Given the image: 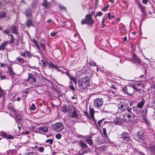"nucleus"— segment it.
Listing matches in <instances>:
<instances>
[{
	"label": "nucleus",
	"mask_w": 155,
	"mask_h": 155,
	"mask_svg": "<svg viewBox=\"0 0 155 155\" xmlns=\"http://www.w3.org/2000/svg\"><path fill=\"white\" fill-rule=\"evenodd\" d=\"M90 78L87 77L80 79L78 81V84L79 87V90L82 91L86 89L87 86L90 85Z\"/></svg>",
	"instance_id": "f257e3e1"
},
{
	"label": "nucleus",
	"mask_w": 155,
	"mask_h": 155,
	"mask_svg": "<svg viewBox=\"0 0 155 155\" xmlns=\"http://www.w3.org/2000/svg\"><path fill=\"white\" fill-rule=\"evenodd\" d=\"M94 12H92L90 14H87L85 18L82 20L81 21L82 25L87 24V25L93 24L94 23V19L92 18Z\"/></svg>",
	"instance_id": "f03ea898"
},
{
	"label": "nucleus",
	"mask_w": 155,
	"mask_h": 155,
	"mask_svg": "<svg viewBox=\"0 0 155 155\" xmlns=\"http://www.w3.org/2000/svg\"><path fill=\"white\" fill-rule=\"evenodd\" d=\"M127 100H125L121 102L118 105V111L119 112L121 111H125L127 110L129 107L128 104L127 103Z\"/></svg>",
	"instance_id": "7ed1b4c3"
},
{
	"label": "nucleus",
	"mask_w": 155,
	"mask_h": 155,
	"mask_svg": "<svg viewBox=\"0 0 155 155\" xmlns=\"http://www.w3.org/2000/svg\"><path fill=\"white\" fill-rule=\"evenodd\" d=\"M123 114H119L116 116V118L113 120V122L116 125H120L124 122V120L122 119Z\"/></svg>",
	"instance_id": "20e7f679"
},
{
	"label": "nucleus",
	"mask_w": 155,
	"mask_h": 155,
	"mask_svg": "<svg viewBox=\"0 0 155 155\" xmlns=\"http://www.w3.org/2000/svg\"><path fill=\"white\" fill-rule=\"evenodd\" d=\"M123 91L125 94H127L129 95H131L134 92V90L131 86H126L122 89Z\"/></svg>",
	"instance_id": "39448f33"
},
{
	"label": "nucleus",
	"mask_w": 155,
	"mask_h": 155,
	"mask_svg": "<svg viewBox=\"0 0 155 155\" xmlns=\"http://www.w3.org/2000/svg\"><path fill=\"white\" fill-rule=\"evenodd\" d=\"M103 100L101 98L96 99L94 103V107L99 108L103 105Z\"/></svg>",
	"instance_id": "423d86ee"
},
{
	"label": "nucleus",
	"mask_w": 155,
	"mask_h": 155,
	"mask_svg": "<svg viewBox=\"0 0 155 155\" xmlns=\"http://www.w3.org/2000/svg\"><path fill=\"white\" fill-rule=\"evenodd\" d=\"M64 128V125L60 123L55 124L53 127L54 130L58 132L61 131Z\"/></svg>",
	"instance_id": "0eeeda50"
},
{
	"label": "nucleus",
	"mask_w": 155,
	"mask_h": 155,
	"mask_svg": "<svg viewBox=\"0 0 155 155\" xmlns=\"http://www.w3.org/2000/svg\"><path fill=\"white\" fill-rule=\"evenodd\" d=\"M73 108V106L71 105L67 106L66 105L64 104L62 105L61 109L62 111L65 113L71 112Z\"/></svg>",
	"instance_id": "6e6552de"
},
{
	"label": "nucleus",
	"mask_w": 155,
	"mask_h": 155,
	"mask_svg": "<svg viewBox=\"0 0 155 155\" xmlns=\"http://www.w3.org/2000/svg\"><path fill=\"white\" fill-rule=\"evenodd\" d=\"M121 138L123 140L124 142L126 143L131 140L127 132H124L121 135Z\"/></svg>",
	"instance_id": "1a4fd4ad"
},
{
	"label": "nucleus",
	"mask_w": 155,
	"mask_h": 155,
	"mask_svg": "<svg viewBox=\"0 0 155 155\" xmlns=\"http://www.w3.org/2000/svg\"><path fill=\"white\" fill-rule=\"evenodd\" d=\"M28 77L26 81L30 84H33L36 81V79L34 75L30 73H28Z\"/></svg>",
	"instance_id": "9d476101"
},
{
	"label": "nucleus",
	"mask_w": 155,
	"mask_h": 155,
	"mask_svg": "<svg viewBox=\"0 0 155 155\" xmlns=\"http://www.w3.org/2000/svg\"><path fill=\"white\" fill-rule=\"evenodd\" d=\"M123 117L125 119H127L130 121H132L134 118V116L133 114L131 115L128 113H125L124 114H123Z\"/></svg>",
	"instance_id": "9b49d317"
},
{
	"label": "nucleus",
	"mask_w": 155,
	"mask_h": 155,
	"mask_svg": "<svg viewBox=\"0 0 155 155\" xmlns=\"http://www.w3.org/2000/svg\"><path fill=\"white\" fill-rule=\"evenodd\" d=\"M38 133L43 134L44 133H47L48 131V128L47 126H44L39 127L38 128Z\"/></svg>",
	"instance_id": "f8f14e48"
},
{
	"label": "nucleus",
	"mask_w": 155,
	"mask_h": 155,
	"mask_svg": "<svg viewBox=\"0 0 155 155\" xmlns=\"http://www.w3.org/2000/svg\"><path fill=\"white\" fill-rule=\"evenodd\" d=\"M132 57L133 58L132 61L136 63L137 65L140 64V60L137 56L134 54H133Z\"/></svg>",
	"instance_id": "ddd939ff"
},
{
	"label": "nucleus",
	"mask_w": 155,
	"mask_h": 155,
	"mask_svg": "<svg viewBox=\"0 0 155 155\" xmlns=\"http://www.w3.org/2000/svg\"><path fill=\"white\" fill-rule=\"evenodd\" d=\"M79 145L82 148L85 149L87 147V145L81 140H80L78 142Z\"/></svg>",
	"instance_id": "4468645a"
},
{
	"label": "nucleus",
	"mask_w": 155,
	"mask_h": 155,
	"mask_svg": "<svg viewBox=\"0 0 155 155\" xmlns=\"http://www.w3.org/2000/svg\"><path fill=\"white\" fill-rule=\"evenodd\" d=\"M143 131L140 130L137 133V137L140 140H142L143 137Z\"/></svg>",
	"instance_id": "2eb2a0df"
},
{
	"label": "nucleus",
	"mask_w": 155,
	"mask_h": 155,
	"mask_svg": "<svg viewBox=\"0 0 155 155\" xmlns=\"http://www.w3.org/2000/svg\"><path fill=\"white\" fill-rule=\"evenodd\" d=\"M8 71L7 73H9V75L11 76H13L15 74V73L13 71L12 68L10 66L8 67Z\"/></svg>",
	"instance_id": "dca6fc26"
},
{
	"label": "nucleus",
	"mask_w": 155,
	"mask_h": 155,
	"mask_svg": "<svg viewBox=\"0 0 155 155\" xmlns=\"http://www.w3.org/2000/svg\"><path fill=\"white\" fill-rule=\"evenodd\" d=\"M85 141L90 146L92 145L93 144L91 136L87 137H86Z\"/></svg>",
	"instance_id": "f3484780"
},
{
	"label": "nucleus",
	"mask_w": 155,
	"mask_h": 155,
	"mask_svg": "<svg viewBox=\"0 0 155 155\" xmlns=\"http://www.w3.org/2000/svg\"><path fill=\"white\" fill-rule=\"evenodd\" d=\"M145 102V101L143 99L140 102H139L137 104V108L140 109L142 108L143 107L144 105Z\"/></svg>",
	"instance_id": "a211bd4d"
},
{
	"label": "nucleus",
	"mask_w": 155,
	"mask_h": 155,
	"mask_svg": "<svg viewBox=\"0 0 155 155\" xmlns=\"http://www.w3.org/2000/svg\"><path fill=\"white\" fill-rule=\"evenodd\" d=\"M15 119L17 122H21L22 121V119L20 115L15 113Z\"/></svg>",
	"instance_id": "6ab92c4d"
},
{
	"label": "nucleus",
	"mask_w": 155,
	"mask_h": 155,
	"mask_svg": "<svg viewBox=\"0 0 155 155\" xmlns=\"http://www.w3.org/2000/svg\"><path fill=\"white\" fill-rule=\"evenodd\" d=\"M18 26L14 25L13 26L12 28V33L18 35Z\"/></svg>",
	"instance_id": "aec40b11"
},
{
	"label": "nucleus",
	"mask_w": 155,
	"mask_h": 155,
	"mask_svg": "<svg viewBox=\"0 0 155 155\" xmlns=\"http://www.w3.org/2000/svg\"><path fill=\"white\" fill-rule=\"evenodd\" d=\"M40 45L41 46L43 50V51H45V40L44 39H41L40 42Z\"/></svg>",
	"instance_id": "412c9836"
},
{
	"label": "nucleus",
	"mask_w": 155,
	"mask_h": 155,
	"mask_svg": "<svg viewBox=\"0 0 155 155\" xmlns=\"http://www.w3.org/2000/svg\"><path fill=\"white\" fill-rule=\"evenodd\" d=\"M89 112L90 115L92 119H94V110L93 108L90 107L89 108Z\"/></svg>",
	"instance_id": "4be33fe9"
},
{
	"label": "nucleus",
	"mask_w": 155,
	"mask_h": 155,
	"mask_svg": "<svg viewBox=\"0 0 155 155\" xmlns=\"http://www.w3.org/2000/svg\"><path fill=\"white\" fill-rule=\"evenodd\" d=\"M8 43L7 41H5L3 42L0 45V50H4Z\"/></svg>",
	"instance_id": "5701e85b"
},
{
	"label": "nucleus",
	"mask_w": 155,
	"mask_h": 155,
	"mask_svg": "<svg viewBox=\"0 0 155 155\" xmlns=\"http://www.w3.org/2000/svg\"><path fill=\"white\" fill-rule=\"evenodd\" d=\"M16 60L18 62L22 64L25 62V61L23 58L20 57L16 58Z\"/></svg>",
	"instance_id": "b1692460"
},
{
	"label": "nucleus",
	"mask_w": 155,
	"mask_h": 155,
	"mask_svg": "<svg viewBox=\"0 0 155 155\" xmlns=\"http://www.w3.org/2000/svg\"><path fill=\"white\" fill-rule=\"evenodd\" d=\"M78 115L77 112L75 111H74L73 112L72 115H71V117L72 118H76L78 117Z\"/></svg>",
	"instance_id": "393cba45"
},
{
	"label": "nucleus",
	"mask_w": 155,
	"mask_h": 155,
	"mask_svg": "<svg viewBox=\"0 0 155 155\" xmlns=\"http://www.w3.org/2000/svg\"><path fill=\"white\" fill-rule=\"evenodd\" d=\"M143 122L146 124H149V120L147 119L146 116H143L142 118Z\"/></svg>",
	"instance_id": "a878e982"
},
{
	"label": "nucleus",
	"mask_w": 155,
	"mask_h": 155,
	"mask_svg": "<svg viewBox=\"0 0 155 155\" xmlns=\"http://www.w3.org/2000/svg\"><path fill=\"white\" fill-rule=\"evenodd\" d=\"M102 135L104 136V138H107V134L106 132V130L105 128H103V132L101 133Z\"/></svg>",
	"instance_id": "bb28decb"
},
{
	"label": "nucleus",
	"mask_w": 155,
	"mask_h": 155,
	"mask_svg": "<svg viewBox=\"0 0 155 155\" xmlns=\"http://www.w3.org/2000/svg\"><path fill=\"white\" fill-rule=\"evenodd\" d=\"M42 5L45 7V8H48V3L47 1L46 0H43Z\"/></svg>",
	"instance_id": "cd10ccee"
},
{
	"label": "nucleus",
	"mask_w": 155,
	"mask_h": 155,
	"mask_svg": "<svg viewBox=\"0 0 155 155\" xmlns=\"http://www.w3.org/2000/svg\"><path fill=\"white\" fill-rule=\"evenodd\" d=\"M47 65L48 66V67L50 68H55L56 66L53 64L52 63L49 61L48 63H47Z\"/></svg>",
	"instance_id": "c85d7f7f"
},
{
	"label": "nucleus",
	"mask_w": 155,
	"mask_h": 155,
	"mask_svg": "<svg viewBox=\"0 0 155 155\" xmlns=\"http://www.w3.org/2000/svg\"><path fill=\"white\" fill-rule=\"evenodd\" d=\"M9 36H10V40L9 42V43L13 44L14 42L15 38L12 35H10Z\"/></svg>",
	"instance_id": "c756f323"
},
{
	"label": "nucleus",
	"mask_w": 155,
	"mask_h": 155,
	"mask_svg": "<svg viewBox=\"0 0 155 155\" xmlns=\"http://www.w3.org/2000/svg\"><path fill=\"white\" fill-rule=\"evenodd\" d=\"M26 26L27 27H29L32 25V22L30 20H28L26 22Z\"/></svg>",
	"instance_id": "7c9ffc66"
},
{
	"label": "nucleus",
	"mask_w": 155,
	"mask_h": 155,
	"mask_svg": "<svg viewBox=\"0 0 155 155\" xmlns=\"http://www.w3.org/2000/svg\"><path fill=\"white\" fill-rule=\"evenodd\" d=\"M68 77L69 78L70 80L71 81H73L74 82V83L75 85H76V84H77V81H76V80H75V79L74 77H73L71 76V75L70 76V77Z\"/></svg>",
	"instance_id": "2f4dec72"
},
{
	"label": "nucleus",
	"mask_w": 155,
	"mask_h": 155,
	"mask_svg": "<svg viewBox=\"0 0 155 155\" xmlns=\"http://www.w3.org/2000/svg\"><path fill=\"white\" fill-rule=\"evenodd\" d=\"M139 7L141 10L142 12H145L144 7L141 4H139Z\"/></svg>",
	"instance_id": "473e14b6"
},
{
	"label": "nucleus",
	"mask_w": 155,
	"mask_h": 155,
	"mask_svg": "<svg viewBox=\"0 0 155 155\" xmlns=\"http://www.w3.org/2000/svg\"><path fill=\"white\" fill-rule=\"evenodd\" d=\"M41 62L42 63V65L43 67H45L46 65H47V63H48L49 61H47L41 60Z\"/></svg>",
	"instance_id": "72a5a7b5"
},
{
	"label": "nucleus",
	"mask_w": 155,
	"mask_h": 155,
	"mask_svg": "<svg viewBox=\"0 0 155 155\" xmlns=\"http://www.w3.org/2000/svg\"><path fill=\"white\" fill-rule=\"evenodd\" d=\"M29 109L31 110H35L36 109L35 105L34 104L32 103Z\"/></svg>",
	"instance_id": "f704fd0d"
},
{
	"label": "nucleus",
	"mask_w": 155,
	"mask_h": 155,
	"mask_svg": "<svg viewBox=\"0 0 155 155\" xmlns=\"http://www.w3.org/2000/svg\"><path fill=\"white\" fill-rule=\"evenodd\" d=\"M150 148L152 152L155 153V145H151L150 146Z\"/></svg>",
	"instance_id": "c9c22d12"
},
{
	"label": "nucleus",
	"mask_w": 155,
	"mask_h": 155,
	"mask_svg": "<svg viewBox=\"0 0 155 155\" xmlns=\"http://www.w3.org/2000/svg\"><path fill=\"white\" fill-rule=\"evenodd\" d=\"M133 110L134 114H138L139 112V110L137 109V107H133Z\"/></svg>",
	"instance_id": "e433bc0d"
},
{
	"label": "nucleus",
	"mask_w": 155,
	"mask_h": 155,
	"mask_svg": "<svg viewBox=\"0 0 155 155\" xmlns=\"http://www.w3.org/2000/svg\"><path fill=\"white\" fill-rule=\"evenodd\" d=\"M53 140L52 139H49L46 140L45 141V142L46 143H49V144H51L53 142Z\"/></svg>",
	"instance_id": "4c0bfd02"
},
{
	"label": "nucleus",
	"mask_w": 155,
	"mask_h": 155,
	"mask_svg": "<svg viewBox=\"0 0 155 155\" xmlns=\"http://www.w3.org/2000/svg\"><path fill=\"white\" fill-rule=\"evenodd\" d=\"M103 120L102 119L98 121V125L99 127H102L103 126L102 122H103Z\"/></svg>",
	"instance_id": "58836bf2"
},
{
	"label": "nucleus",
	"mask_w": 155,
	"mask_h": 155,
	"mask_svg": "<svg viewBox=\"0 0 155 155\" xmlns=\"http://www.w3.org/2000/svg\"><path fill=\"white\" fill-rule=\"evenodd\" d=\"M143 16L142 18V21H143L145 19V17L147 15V13L146 12H142Z\"/></svg>",
	"instance_id": "ea45409f"
},
{
	"label": "nucleus",
	"mask_w": 155,
	"mask_h": 155,
	"mask_svg": "<svg viewBox=\"0 0 155 155\" xmlns=\"http://www.w3.org/2000/svg\"><path fill=\"white\" fill-rule=\"evenodd\" d=\"M11 100L13 101H19L20 100V97H16V98H15V97H13L11 99Z\"/></svg>",
	"instance_id": "a19ab883"
},
{
	"label": "nucleus",
	"mask_w": 155,
	"mask_h": 155,
	"mask_svg": "<svg viewBox=\"0 0 155 155\" xmlns=\"http://www.w3.org/2000/svg\"><path fill=\"white\" fill-rule=\"evenodd\" d=\"M27 50H26L25 51L21 53H20V55L21 56L26 58V52Z\"/></svg>",
	"instance_id": "79ce46f5"
},
{
	"label": "nucleus",
	"mask_w": 155,
	"mask_h": 155,
	"mask_svg": "<svg viewBox=\"0 0 155 155\" xmlns=\"http://www.w3.org/2000/svg\"><path fill=\"white\" fill-rule=\"evenodd\" d=\"M59 7L61 11L62 12H64L66 11V8L63 6L59 5Z\"/></svg>",
	"instance_id": "37998d69"
},
{
	"label": "nucleus",
	"mask_w": 155,
	"mask_h": 155,
	"mask_svg": "<svg viewBox=\"0 0 155 155\" xmlns=\"http://www.w3.org/2000/svg\"><path fill=\"white\" fill-rule=\"evenodd\" d=\"M27 53L26 54L27 56V57L29 58H31L32 57V56L31 54L28 51H26Z\"/></svg>",
	"instance_id": "c03bdc74"
},
{
	"label": "nucleus",
	"mask_w": 155,
	"mask_h": 155,
	"mask_svg": "<svg viewBox=\"0 0 155 155\" xmlns=\"http://www.w3.org/2000/svg\"><path fill=\"white\" fill-rule=\"evenodd\" d=\"M5 13L3 12H0V18H4L5 16Z\"/></svg>",
	"instance_id": "a18cd8bd"
},
{
	"label": "nucleus",
	"mask_w": 155,
	"mask_h": 155,
	"mask_svg": "<svg viewBox=\"0 0 155 155\" xmlns=\"http://www.w3.org/2000/svg\"><path fill=\"white\" fill-rule=\"evenodd\" d=\"M72 82L71 81L70 82V88L73 91H75V89L73 85L72 84Z\"/></svg>",
	"instance_id": "49530a36"
},
{
	"label": "nucleus",
	"mask_w": 155,
	"mask_h": 155,
	"mask_svg": "<svg viewBox=\"0 0 155 155\" xmlns=\"http://www.w3.org/2000/svg\"><path fill=\"white\" fill-rule=\"evenodd\" d=\"M62 136L61 134H56L55 136L56 138L58 139H59L61 138Z\"/></svg>",
	"instance_id": "de8ad7c7"
},
{
	"label": "nucleus",
	"mask_w": 155,
	"mask_h": 155,
	"mask_svg": "<svg viewBox=\"0 0 155 155\" xmlns=\"http://www.w3.org/2000/svg\"><path fill=\"white\" fill-rule=\"evenodd\" d=\"M109 5H107L106 6L104 7L102 9V10L104 11H107V10L108 8H109Z\"/></svg>",
	"instance_id": "09e8293b"
},
{
	"label": "nucleus",
	"mask_w": 155,
	"mask_h": 155,
	"mask_svg": "<svg viewBox=\"0 0 155 155\" xmlns=\"http://www.w3.org/2000/svg\"><path fill=\"white\" fill-rule=\"evenodd\" d=\"M44 150V149L43 147H38V151L41 152H43Z\"/></svg>",
	"instance_id": "8fccbe9b"
},
{
	"label": "nucleus",
	"mask_w": 155,
	"mask_h": 155,
	"mask_svg": "<svg viewBox=\"0 0 155 155\" xmlns=\"http://www.w3.org/2000/svg\"><path fill=\"white\" fill-rule=\"evenodd\" d=\"M89 63L90 65L93 66H96V63L93 61H91Z\"/></svg>",
	"instance_id": "3c124183"
},
{
	"label": "nucleus",
	"mask_w": 155,
	"mask_h": 155,
	"mask_svg": "<svg viewBox=\"0 0 155 155\" xmlns=\"http://www.w3.org/2000/svg\"><path fill=\"white\" fill-rule=\"evenodd\" d=\"M102 15V13L101 12H99L97 13L96 15L95 16H101Z\"/></svg>",
	"instance_id": "603ef678"
},
{
	"label": "nucleus",
	"mask_w": 155,
	"mask_h": 155,
	"mask_svg": "<svg viewBox=\"0 0 155 155\" xmlns=\"http://www.w3.org/2000/svg\"><path fill=\"white\" fill-rule=\"evenodd\" d=\"M57 33H58L57 32H52L51 33L50 35L51 36L53 37V36H55Z\"/></svg>",
	"instance_id": "864d4df0"
},
{
	"label": "nucleus",
	"mask_w": 155,
	"mask_h": 155,
	"mask_svg": "<svg viewBox=\"0 0 155 155\" xmlns=\"http://www.w3.org/2000/svg\"><path fill=\"white\" fill-rule=\"evenodd\" d=\"M25 15L26 16L28 17L31 14L28 11H26Z\"/></svg>",
	"instance_id": "5fc2aeb1"
},
{
	"label": "nucleus",
	"mask_w": 155,
	"mask_h": 155,
	"mask_svg": "<svg viewBox=\"0 0 155 155\" xmlns=\"http://www.w3.org/2000/svg\"><path fill=\"white\" fill-rule=\"evenodd\" d=\"M34 45L36 46V47L38 49L39 51L40 50V46L37 44V42L34 44Z\"/></svg>",
	"instance_id": "6e6d98bb"
},
{
	"label": "nucleus",
	"mask_w": 155,
	"mask_h": 155,
	"mask_svg": "<svg viewBox=\"0 0 155 155\" xmlns=\"http://www.w3.org/2000/svg\"><path fill=\"white\" fill-rule=\"evenodd\" d=\"M110 87L115 90L117 89L116 87L113 84H111L110 86Z\"/></svg>",
	"instance_id": "4d7b16f0"
},
{
	"label": "nucleus",
	"mask_w": 155,
	"mask_h": 155,
	"mask_svg": "<svg viewBox=\"0 0 155 155\" xmlns=\"http://www.w3.org/2000/svg\"><path fill=\"white\" fill-rule=\"evenodd\" d=\"M143 113H144V114L146 115L147 113V109L146 108L144 109H143Z\"/></svg>",
	"instance_id": "13d9d810"
},
{
	"label": "nucleus",
	"mask_w": 155,
	"mask_h": 155,
	"mask_svg": "<svg viewBox=\"0 0 155 155\" xmlns=\"http://www.w3.org/2000/svg\"><path fill=\"white\" fill-rule=\"evenodd\" d=\"M2 136L5 138H6L7 137V135L5 133H3L2 134Z\"/></svg>",
	"instance_id": "bf43d9fd"
},
{
	"label": "nucleus",
	"mask_w": 155,
	"mask_h": 155,
	"mask_svg": "<svg viewBox=\"0 0 155 155\" xmlns=\"http://www.w3.org/2000/svg\"><path fill=\"white\" fill-rule=\"evenodd\" d=\"M3 32H4V33L8 35V34H9V31L8 30H5L3 31Z\"/></svg>",
	"instance_id": "052dcab7"
},
{
	"label": "nucleus",
	"mask_w": 155,
	"mask_h": 155,
	"mask_svg": "<svg viewBox=\"0 0 155 155\" xmlns=\"http://www.w3.org/2000/svg\"><path fill=\"white\" fill-rule=\"evenodd\" d=\"M7 139H13V137L12 135H9L7 136Z\"/></svg>",
	"instance_id": "680f3d73"
},
{
	"label": "nucleus",
	"mask_w": 155,
	"mask_h": 155,
	"mask_svg": "<svg viewBox=\"0 0 155 155\" xmlns=\"http://www.w3.org/2000/svg\"><path fill=\"white\" fill-rule=\"evenodd\" d=\"M142 2L143 4H146L148 2V0H142Z\"/></svg>",
	"instance_id": "e2e57ef3"
},
{
	"label": "nucleus",
	"mask_w": 155,
	"mask_h": 155,
	"mask_svg": "<svg viewBox=\"0 0 155 155\" xmlns=\"http://www.w3.org/2000/svg\"><path fill=\"white\" fill-rule=\"evenodd\" d=\"M111 14L110 13H109L108 14V18L109 20H110V19L111 18Z\"/></svg>",
	"instance_id": "0e129e2a"
},
{
	"label": "nucleus",
	"mask_w": 155,
	"mask_h": 155,
	"mask_svg": "<svg viewBox=\"0 0 155 155\" xmlns=\"http://www.w3.org/2000/svg\"><path fill=\"white\" fill-rule=\"evenodd\" d=\"M127 110V111L128 112L131 113L132 114V111L133 110V109L132 108H130L129 109H128H128Z\"/></svg>",
	"instance_id": "69168bd1"
},
{
	"label": "nucleus",
	"mask_w": 155,
	"mask_h": 155,
	"mask_svg": "<svg viewBox=\"0 0 155 155\" xmlns=\"http://www.w3.org/2000/svg\"><path fill=\"white\" fill-rule=\"evenodd\" d=\"M55 68L56 70L57 71H59V72L60 71V69H59V68H58V66H56L55 67Z\"/></svg>",
	"instance_id": "338daca9"
},
{
	"label": "nucleus",
	"mask_w": 155,
	"mask_h": 155,
	"mask_svg": "<svg viewBox=\"0 0 155 155\" xmlns=\"http://www.w3.org/2000/svg\"><path fill=\"white\" fill-rule=\"evenodd\" d=\"M1 79H4L6 78V76L5 75L1 76L0 77Z\"/></svg>",
	"instance_id": "774afa93"
}]
</instances>
